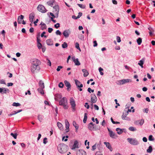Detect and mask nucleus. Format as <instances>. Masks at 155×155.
I'll use <instances>...</instances> for the list:
<instances>
[{
  "label": "nucleus",
  "instance_id": "f257e3e1",
  "mask_svg": "<svg viewBox=\"0 0 155 155\" xmlns=\"http://www.w3.org/2000/svg\"><path fill=\"white\" fill-rule=\"evenodd\" d=\"M68 148V146L66 144L61 143L58 145V149L60 153H64L67 151Z\"/></svg>",
  "mask_w": 155,
  "mask_h": 155
},
{
  "label": "nucleus",
  "instance_id": "f03ea898",
  "mask_svg": "<svg viewBox=\"0 0 155 155\" xmlns=\"http://www.w3.org/2000/svg\"><path fill=\"white\" fill-rule=\"evenodd\" d=\"M59 104L62 106L64 109H67L68 108V101L65 97H63L59 101Z\"/></svg>",
  "mask_w": 155,
  "mask_h": 155
},
{
  "label": "nucleus",
  "instance_id": "7ed1b4c3",
  "mask_svg": "<svg viewBox=\"0 0 155 155\" xmlns=\"http://www.w3.org/2000/svg\"><path fill=\"white\" fill-rule=\"evenodd\" d=\"M127 140L129 143L132 145H136L139 143L138 140L135 138H128Z\"/></svg>",
  "mask_w": 155,
  "mask_h": 155
},
{
  "label": "nucleus",
  "instance_id": "20e7f679",
  "mask_svg": "<svg viewBox=\"0 0 155 155\" xmlns=\"http://www.w3.org/2000/svg\"><path fill=\"white\" fill-rule=\"evenodd\" d=\"M31 63L32 65H34L38 67L39 66V65L40 64V61L37 59H32L30 60Z\"/></svg>",
  "mask_w": 155,
  "mask_h": 155
},
{
  "label": "nucleus",
  "instance_id": "39448f33",
  "mask_svg": "<svg viewBox=\"0 0 155 155\" xmlns=\"http://www.w3.org/2000/svg\"><path fill=\"white\" fill-rule=\"evenodd\" d=\"M40 69V67L39 66H37L35 65H32L31 67V71L33 73H36L37 71H38Z\"/></svg>",
  "mask_w": 155,
  "mask_h": 155
},
{
  "label": "nucleus",
  "instance_id": "423d86ee",
  "mask_svg": "<svg viewBox=\"0 0 155 155\" xmlns=\"http://www.w3.org/2000/svg\"><path fill=\"white\" fill-rule=\"evenodd\" d=\"M95 126L92 122H91L88 125V128L91 131L97 130V129L94 127Z\"/></svg>",
  "mask_w": 155,
  "mask_h": 155
},
{
  "label": "nucleus",
  "instance_id": "0eeeda50",
  "mask_svg": "<svg viewBox=\"0 0 155 155\" xmlns=\"http://www.w3.org/2000/svg\"><path fill=\"white\" fill-rule=\"evenodd\" d=\"M118 81L119 82V84L121 85L123 84L131 82L132 81L131 80L129 79H123L122 80H120Z\"/></svg>",
  "mask_w": 155,
  "mask_h": 155
},
{
  "label": "nucleus",
  "instance_id": "6e6552de",
  "mask_svg": "<svg viewBox=\"0 0 155 155\" xmlns=\"http://www.w3.org/2000/svg\"><path fill=\"white\" fill-rule=\"evenodd\" d=\"M37 10L41 12L45 13L46 12L45 7L41 5H39L37 8Z\"/></svg>",
  "mask_w": 155,
  "mask_h": 155
},
{
  "label": "nucleus",
  "instance_id": "1a4fd4ad",
  "mask_svg": "<svg viewBox=\"0 0 155 155\" xmlns=\"http://www.w3.org/2000/svg\"><path fill=\"white\" fill-rule=\"evenodd\" d=\"M59 11V7L58 5H56L53 7V12L57 15V18L58 17Z\"/></svg>",
  "mask_w": 155,
  "mask_h": 155
},
{
  "label": "nucleus",
  "instance_id": "9d476101",
  "mask_svg": "<svg viewBox=\"0 0 155 155\" xmlns=\"http://www.w3.org/2000/svg\"><path fill=\"white\" fill-rule=\"evenodd\" d=\"M70 104L71 106V107L73 109V111L75 110V107L76 106L75 101L73 98H71L70 99Z\"/></svg>",
  "mask_w": 155,
  "mask_h": 155
},
{
  "label": "nucleus",
  "instance_id": "9b49d317",
  "mask_svg": "<svg viewBox=\"0 0 155 155\" xmlns=\"http://www.w3.org/2000/svg\"><path fill=\"white\" fill-rule=\"evenodd\" d=\"M91 101L92 103H95L97 100V98L96 95L94 94H92L91 95Z\"/></svg>",
  "mask_w": 155,
  "mask_h": 155
},
{
  "label": "nucleus",
  "instance_id": "f8f14e48",
  "mask_svg": "<svg viewBox=\"0 0 155 155\" xmlns=\"http://www.w3.org/2000/svg\"><path fill=\"white\" fill-rule=\"evenodd\" d=\"M71 58L72 61L74 62L75 65L79 66L81 64L78 58L76 59L74 56L72 57Z\"/></svg>",
  "mask_w": 155,
  "mask_h": 155
},
{
  "label": "nucleus",
  "instance_id": "ddd939ff",
  "mask_svg": "<svg viewBox=\"0 0 155 155\" xmlns=\"http://www.w3.org/2000/svg\"><path fill=\"white\" fill-rule=\"evenodd\" d=\"M9 90L7 88L5 87L0 88V93L2 94H6L7 92L9 93Z\"/></svg>",
  "mask_w": 155,
  "mask_h": 155
},
{
  "label": "nucleus",
  "instance_id": "4468645a",
  "mask_svg": "<svg viewBox=\"0 0 155 155\" xmlns=\"http://www.w3.org/2000/svg\"><path fill=\"white\" fill-rule=\"evenodd\" d=\"M64 83L66 87H67V89L68 91H69L71 90V87L70 83L66 80L64 81Z\"/></svg>",
  "mask_w": 155,
  "mask_h": 155
},
{
  "label": "nucleus",
  "instance_id": "2eb2a0df",
  "mask_svg": "<svg viewBox=\"0 0 155 155\" xmlns=\"http://www.w3.org/2000/svg\"><path fill=\"white\" fill-rule=\"evenodd\" d=\"M75 84L78 88H81L83 87V85L81 84L80 81L77 80H75Z\"/></svg>",
  "mask_w": 155,
  "mask_h": 155
},
{
  "label": "nucleus",
  "instance_id": "dca6fc26",
  "mask_svg": "<svg viewBox=\"0 0 155 155\" xmlns=\"http://www.w3.org/2000/svg\"><path fill=\"white\" fill-rule=\"evenodd\" d=\"M128 112H126L125 114L123 113L121 116L122 119L123 120H129L130 118L129 117H127V116L128 115Z\"/></svg>",
  "mask_w": 155,
  "mask_h": 155
},
{
  "label": "nucleus",
  "instance_id": "f3484780",
  "mask_svg": "<svg viewBox=\"0 0 155 155\" xmlns=\"http://www.w3.org/2000/svg\"><path fill=\"white\" fill-rule=\"evenodd\" d=\"M144 122V120L143 119H141L140 120H138L134 122V123L136 125H142Z\"/></svg>",
  "mask_w": 155,
  "mask_h": 155
},
{
  "label": "nucleus",
  "instance_id": "a211bd4d",
  "mask_svg": "<svg viewBox=\"0 0 155 155\" xmlns=\"http://www.w3.org/2000/svg\"><path fill=\"white\" fill-rule=\"evenodd\" d=\"M35 16V14L34 12H32L29 15V21L31 23L33 22V19Z\"/></svg>",
  "mask_w": 155,
  "mask_h": 155
},
{
  "label": "nucleus",
  "instance_id": "6ab92c4d",
  "mask_svg": "<svg viewBox=\"0 0 155 155\" xmlns=\"http://www.w3.org/2000/svg\"><path fill=\"white\" fill-rule=\"evenodd\" d=\"M77 155H86V152L83 150H79L77 151Z\"/></svg>",
  "mask_w": 155,
  "mask_h": 155
},
{
  "label": "nucleus",
  "instance_id": "aec40b11",
  "mask_svg": "<svg viewBox=\"0 0 155 155\" xmlns=\"http://www.w3.org/2000/svg\"><path fill=\"white\" fill-rule=\"evenodd\" d=\"M62 97V95L60 94H57L54 95V99L55 101H58Z\"/></svg>",
  "mask_w": 155,
  "mask_h": 155
},
{
  "label": "nucleus",
  "instance_id": "412c9836",
  "mask_svg": "<svg viewBox=\"0 0 155 155\" xmlns=\"http://www.w3.org/2000/svg\"><path fill=\"white\" fill-rule=\"evenodd\" d=\"M104 143L106 145V147L109 149L111 151H112L113 149L111 146L109 142H104Z\"/></svg>",
  "mask_w": 155,
  "mask_h": 155
},
{
  "label": "nucleus",
  "instance_id": "4be33fe9",
  "mask_svg": "<svg viewBox=\"0 0 155 155\" xmlns=\"http://www.w3.org/2000/svg\"><path fill=\"white\" fill-rule=\"evenodd\" d=\"M70 32L69 30H66L64 31L63 34L65 37L67 38L69 36Z\"/></svg>",
  "mask_w": 155,
  "mask_h": 155
},
{
  "label": "nucleus",
  "instance_id": "5701e85b",
  "mask_svg": "<svg viewBox=\"0 0 155 155\" xmlns=\"http://www.w3.org/2000/svg\"><path fill=\"white\" fill-rule=\"evenodd\" d=\"M78 142L77 140H75L74 141V145L72 148V150H74L75 148H78Z\"/></svg>",
  "mask_w": 155,
  "mask_h": 155
},
{
  "label": "nucleus",
  "instance_id": "b1692460",
  "mask_svg": "<svg viewBox=\"0 0 155 155\" xmlns=\"http://www.w3.org/2000/svg\"><path fill=\"white\" fill-rule=\"evenodd\" d=\"M40 25H41V29L42 30H44L47 28V26L43 22H41Z\"/></svg>",
  "mask_w": 155,
  "mask_h": 155
},
{
  "label": "nucleus",
  "instance_id": "393cba45",
  "mask_svg": "<svg viewBox=\"0 0 155 155\" xmlns=\"http://www.w3.org/2000/svg\"><path fill=\"white\" fill-rule=\"evenodd\" d=\"M24 18V16L21 15L19 16L18 18V24H21V23L22 20Z\"/></svg>",
  "mask_w": 155,
  "mask_h": 155
},
{
  "label": "nucleus",
  "instance_id": "a878e982",
  "mask_svg": "<svg viewBox=\"0 0 155 155\" xmlns=\"http://www.w3.org/2000/svg\"><path fill=\"white\" fill-rule=\"evenodd\" d=\"M109 135L110 137L113 138H116L117 137V135L114 133L112 131H110Z\"/></svg>",
  "mask_w": 155,
  "mask_h": 155
},
{
  "label": "nucleus",
  "instance_id": "bb28decb",
  "mask_svg": "<svg viewBox=\"0 0 155 155\" xmlns=\"http://www.w3.org/2000/svg\"><path fill=\"white\" fill-rule=\"evenodd\" d=\"M46 43L48 45H53V41L51 39L47 40Z\"/></svg>",
  "mask_w": 155,
  "mask_h": 155
},
{
  "label": "nucleus",
  "instance_id": "cd10ccee",
  "mask_svg": "<svg viewBox=\"0 0 155 155\" xmlns=\"http://www.w3.org/2000/svg\"><path fill=\"white\" fill-rule=\"evenodd\" d=\"M82 71L84 73V77H87L89 74V73L86 69H82Z\"/></svg>",
  "mask_w": 155,
  "mask_h": 155
},
{
  "label": "nucleus",
  "instance_id": "c85d7f7f",
  "mask_svg": "<svg viewBox=\"0 0 155 155\" xmlns=\"http://www.w3.org/2000/svg\"><path fill=\"white\" fill-rule=\"evenodd\" d=\"M148 29L149 31V33L150 35V36H152V35H153V33L154 31V30L153 29V28L151 27H149V28H148Z\"/></svg>",
  "mask_w": 155,
  "mask_h": 155
},
{
  "label": "nucleus",
  "instance_id": "c756f323",
  "mask_svg": "<svg viewBox=\"0 0 155 155\" xmlns=\"http://www.w3.org/2000/svg\"><path fill=\"white\" fill-rule=\"evenodd\" d=\"M116 131H117V133L118 134H122L123 132L122 129L119 128H117L116 129Z\"/></svg>",
  "mask_w": 155,
  "mask_h": 155
},
{
  "label": "nucleus",
  "instance_id": "7c9ffc66",
  "mask_svg": "<svg viewBox=\"0 0 155 155\" xmlns=\"http://www.w3.org/2000/svg\"><path fill=\"white\" fill-rule=\"evenodd\" d=\"M54 0H51L48 2H47V4L48 5H50L51 6H52L53 5V3H54Z\"/></svg>",
  "mask_w": 155,
  "mask_h": 155
},
{
  "label": "nucleus",
  "instance_id": "2f4dec72",
  "mask_svg": "<svg viewBox=\"0 0 155 155\" xmlns=\"http://www.w3.org/2000/svg\"><path fill=\"white\" fill-rule=\"evenodd\" d=\"M44 88L40 87L38 89V92L42 94H44L43 89Z\"/></svg>",
  "mask_w": 155,
  "mask_h": 155
},
{
  "label": "nucleus",
  "instance_id": "473e14b6",
  "mask_svg": "<svg viewBox=\"0 0 155 155\" xmlns=\"http://www.w3.org/2000/svg\"><path fill=\"white\" fill-rule=\"evenodd\" d=\"M73 125L74 127H75L76 131L78 129V125L76 124V122L75 121H73Z\"/></svg>",
  "mask_w": 155,
  "mask_h": 155
},
{
  "label": "nucleus",
  "instance_id": "72a5a7b5",
  "mask_svg": "<svg viewBox=\"0 0 155 155\" xmlns=\"http://www.w3.org/2000/svg\"><path fill=\"white\" fill-rule=\"evenodd\" d=\"M57 126L59 128L60 130H62L63 128V125L61 123L59 122H58L57 124Z\"/></svg>",
  "mask_w": 155,
  "mask_h": 155
},
{
  "label": "nucleus",
  "instance_id": "f704fd0d",
  "mask_svg": "<svg viewBox=\"0 0 155 155\" xmlns=\"http://www.w3.org/2000/svg\"><path fill=\"white\" fill-rule=\"evenodd\" d=\"M144 60H140L139 61V62L138 63V64L140 65L142 68H143V65L144 63Z\"/></svg>",
  "mask_w": 155,
  "mask_h": 155
},
{
  "label": "nucleus",
  "instance_id": "c9c22d12",
  "mask_svg": "<svg viewBox=\"0 0 155 155\" xmlns=\"http://www.w3.org/2000/svg\"><path fill=\"white\" fill-rule=\"evenodd\" d=\"M87 113H85L84 114V117L83 119V122L84 123H85L86 122L87 119Z\"/></svg>",
  "mask_w": 155,
  "mask_h": 155
},
{
  "label": "nucleus",
  "instance_id": "e433bc0d",
  "mask_svg": "<svg viewBox=\"0 0 155 155\" xmlns=\"http://www.w3.org/2000/svg\"><path fill=\"white\" fill-rule=\"evenodd\" d=\"M39 85L40 87H41L43 88H45L44 83L42 82V81H40L39 82Z\"/></svg>",
  "mask_w": 155,
  "mask_h": 155
},
{
  "label": "nucleus",
  "instance_id": "4c0bfd02",
  "mask_svg": "<svg viewBox=\"0 0 155 155\" xmlns=\"http://www.w3.org/2000/svg\"><path fill=\"white\" fill-rule=\"evenodd\" d=\"M65 127L66 128H69V124L67 120H66L65 121Z\"/></svg>",
  "mask_w": 155,
  "mask_h": 155
},
{
  "label": "nucleus",
  "instance_id": "58836bf2",
  "mask_svg": "<svg viewBox=\"0 0 155 155\" xmlns=\"http://www.w3.org/2000/svg\"><path fill=\"white\" fill-rule=\"evenodd\" d=\"M137 42L138 45H140L142 42V39L141 38H139L137 40Z\"/></svg>",
  "mask_w": 155,
  "mask_h": 155
},
{
  "label": "nucleus",
  "instance_id": "ea45409f",
  "mask_svg": "<svg viewBox=\"0 0 155 155\" xmlns=\"http://www.w3.org/2000/svg\"><path fill=\"white\" fill-rule=\"evenodd\" d=\"M68 44L66 42H64L62 45V47L63 48H65L68 47Z\"/></svg>",
  "mask_w": 155,
  "mask_h": 155
},
{
  "label": "nucleus",
  "instance_id": "a19ab883",
  "mask_svg": "<svg viewBox=\"0 0 155 155\" xmlns=\"http://www.w3.org/2000/svg\"><path fill=\"white\" fill-rule=\"evenodd\" d=\"M152 147L151 146H150L148 148L147 150V152L148 153H150L152 152Z\"/></svg>",
  "mask_w": 155,
  "mask_h": 155
},
{
  "label": "nucleus",
  "instance_id": "79ce46f5",
  "mask_svg": "<svg viewBox=\"0 0 155 155\" xmlns=\"http://www.w3.org/2000/svg\"><path fill=\"white\" fill-rule=\"evenodd\" d=\"M128 129L131 131H136L137 130V129L135 127H129L128 128Z\"/></svg>",
  "mask_w": 155,
  "mask_h": 155
},
{
  "label": "nucleus",
  "instance_id": "37998d69",
  "mask_svg": "<svg viewBox=\"0 0 155 155\" xmlns=\"http://www.w3.org/2000/svg\"><path fill=\"white\" fill-rule=\"evenodd\" d=\"M75 47L80 51H81L80 48L79 47V44L78 42H76L75 43Z\"/></svg>",
  "mask_w": 155,
  "mask_h": 155
},
{
  "label": "nucleus",
  "instance_id": "c03bdc74",
  "mask_svg": "<svg viewBox=\"0 0 155 155\" xmlns=\"http://www.w3.org/2000/svg\"><path fill=\"white\" fill-rule=\"evenodd\" d=\"M38 120L40 122H42L43 120V117L42 116L39 115L38 116Z\"/></svg>",
  "mask_w": 155,
  "mask_h": 155
},
{
  "label": "nucleus",
  "instance_id": "a18cd8bd",
  "mask_svg": "<svg viewBox=\"0 0 155 155\" xmlns=\"http://www.w3.org/2000/svg\"><path fill=\"white\" fill-rule=\"evenodd\" d=\"M10 135L11 136H12L15 139H16L17 138L18 134L16 133L14 134L13 133H11Z\"/></svg>",
  "mask_w": 155,
  "mask_h": 155
},
{
  "label": "nucleus",
  "instance_id": "49530a36",
  "mask_svg": "<svg viewBox=\"0 0 155 155\" xmlns=\"http://www.w3.org/2000/svg\"><path fill=\"white\" fill-rule=\"evenodd\" d=\"M21 104L18 103L14 102L12 104V105L14 106L18 107L20 106Z\"/></svg>",
  "mask_w": 155,
  "mask_h": 155
},
{
  "label": "nucleus",
  "instance_id": "de8ad7c7",
  "mask_svg": "<svg viewBox=\"0 0 155 155\" xmlns=\"http://www.w3.org/2000/svg\"><path fill=\"white\" fill-rule=\"evenodd\" d=\"M77 5L81 8H85V6L84 5H83L82 4H78Z\"/></svg>",
  "mask_w": 155,
  "mask_h": 155
},
{
  "label": "nucleus",
  "instance_id": "09e8293b",
  "mask_svg": "<svg viewBox=\"0 0 155 155\" xmlns=\"http://www.w3.org/2000/svg\"><path fill=\"white\" fill-rule=\"evenodd\" d=\"M22 111V110H17V111H16L17 112L16 113L11 114H10L9 115L12 116V115H14L15 114H17V113H18L19 112H20L21 111Z\"/></svg>",
  "mask_w": 155,
  "mask_h": 155
},
{
  "label": "nucleus",
  "instance_id": "8fccbe9b",
  "mask_svg": "<svg viewBox=\"0 0 155 155\" xmlns=\"http://www.w3.org/2000/svg\"><path fill=\"white\" fill-rule=\"evenodd\" d=\"M64 84L62 82H60L58 84V86L60 88H63L64 86Z\"/></svg>",
  "mask_w": 155,
  "mask_h": 155
},
{
  "label": "nucleus",
  "instance_id": "3c124183",
  "mask_svg": "<svg viewBox=\"0 0 155 155\" xmlns=\"http://www.w3.org/2000/svg\"><path fill=\"white\" fill-rule=\"evenodd\" d=\"M149 140L150 141H153L154 139L153 138V136L152 135H150L149 136Z\"/></svg>",
  "mask_w": 155,
  "mask_h": 155
},
{
  "label": "nucleus",
  "instance_id": "603ef678",
  "mask_svg": "<svg viewBox=\"0 0 155 155\" xmlns=\"http://www.w3.org/2000/svg\"><path fill=\"white\" fill-rule=\"evenodd\" d=\"M63 68V67L61 66H59L58 67L57 69H56L57 71H59L60 70V69Z\"/></svg>",
  "mask_w": 155,
  "mask_h": 155
},
{
  "label": "nucleus",
  "instance_id": "864d4df0",
  "mask_svg": "<svg viewBox=\"0 0 155 155\" xmlns=\"http://www.w3.org/2000/svg\"><path fill=\"white\" fill-rule=\"evenodd\" d=\"M0 83L6 84V83L5 82V80L3 79L0 80Z\"/></svg>",
  "mask_w": 155,
  "mask_h": 155
},
{
  "label": "nucleus",
  "instance_id": "5fc2aeb1",
  "mask_svg": "<svg viewBox=\"0 0 155 155\" xmlns=\"http://www.w3.org/2000/svg\"><path fill=\"white\" fill-rule=\"evenodd\" d=\"M87 91L90 93H91V91L93 93L94 92V90H92L90 87H89L87 89Z\"/></svg>",
  "mask_w": 155,
  "mask_h": 155
},
{
  "label": "nucleus",
  "instance_id": "6e6d98bb",
  "mask_svg": "<svg viewBox=\"0 0 155 155\" xmlns=\"http://www.w3.org/2000/svg\"><path fill=\"white\" fill-rule=\"evenodd\" d=\"M56 34L57 35H61V32L60 31H59V30H57L56 32Z\"/></svg>",
  "mask_w": 155,
  "mask_h": 155
},
{
  "label": "nucleus",
  "instance_id": "4d7b16f0",
  "mask_svg": "<svg viewBox=\"0 0 155 155\" xmlns=\"http://www.w3.org/2000/svg\"><path fill=\"white\" fill-rule=\"evenodd\" d=\"M37 46L38 49H40L42 47V45L40 42H39V43H38V44Z\"/></svg>",
  "mask_w": 155,
  "mask_h": 155
},
{
  "label": "nucleus",
  "instance_id": "13d9d810",
  "mask_svg": "<svg viewBox=\"0 0 155 155\" xmlns=\"http://www.w3.org/2000/svg\"><path fill=\"white\" fill-rule=\"evenodd\" d=\"M117 40L118 42H120L121 41L120 38L119 36L117 37Z\"/></svg>",
  "mask_w": 155,
  "mask_h": 155
},
{
  "label": "nucleus",
  "instance_id": "bf43d9fd",
  "mask_svg": "<svg viewBox=\"0 0 155 155\" xmlns=\"http://www.w3.org/2000/svg\"><path fill=\"white\" fill-rule=\"evenodd\" d=\"M54 26L56 28H58L60 27V24L59 23H57L54 25Z\"/></svg>",
  "mask_w": 155,
  "mask_h": 155
},
{
  "label": "nucleus",
  "instance_id": "052dcab7",
  "mask_svg": "<svg viewBox=\"0 0 155 155\" xmlns=\"http://www.w3.org/2000/svg\"><path fill=\"white\" fill-rule=\"evenodd\" d=\"M96 144H95L94 145H93L92 147V150L93 151L96 149Z\"/></svg>",
  "mask_w": 155,
  "mask_h": 155
},
{
  "label": "nucleus",
  "instance_id": "680f3d73",
  "mask_svg": "<svg viewBox=\"0 0 155 155\" xmlns=\"http://www.w3.org/2000/svg\"><path fill=\"white\" fill-rule=\"evenodd\" d=\"M47 138L46 137L45 138L43 139V143L45 144H46L47 142Z\"/></svg>",
  "mask_w": 155,
  "mask_h": 155
},
{
  "label": "nucleus",
  "instance_id": "e2e57ef3",
  "mask_svg": "<svg viewBox=\"0 0 155 155\" xmlns=\"http://www.w3.org/2000/svg\"><path fill=\"white\" fill-rule=\"evenodd\" d=\"M94 109L95 110H99V107L96 104H94Z\"/></svg>",
  "mask_w": 155,
  "mask_h": 155
},
{
  "label": "nucleus",
  "instance_id": "0e129e2a",
  "mask_svg": "<svg viewBox=\"0 0 155 155\" xmlns=\"http://www.w3.org/2000/svg\"><path fill=\"white\" fill-rule=\"evenodd\" d=\"M46 32L45 31L43 32L41 34V37H44L45 38H46L47 36L46 35H44V34H45Z\"/></svg>",
  "mask_w": 155,
  "mask_h": 155
},
{
  "label": "nucleus",
  "instance_id": "69168bd1",
  "mask_svg": "<svg viewBox=\"0 0 155 155\" xmlns=\"http://www.w3.org/2000/svg\"><path fill=\"white\" fill-rule=\"evenodd\" d=\"M47 60L48 61L47 64L49 66H51V63L50 60L48 58L47 59Z\"/></svg>",
  "mask_w": 155,
  "mask_h": 155
},
{
  "label": "nucleus",
  "instance_id": "338daca9",
  "mask_svg": "<svg viewBox=\"0 0 155 155\" xmlns=\"http://www.w3.org/2000/svg\"><path fill=\"white\" fill-rule=\"evenodd\" d=\"M85 107L87 108V109H88L89 108V106L88 105V104L87 103H85Z\"/></svg>",
  "mask_w": 155,
  "mask_h": 155
},
{
  "label": "nucleus",
  "instance_id": "774afa93",
  "mask_svg": "<svg viewBox=\"0 0 155 155\" xmlns=\"http://www.w3.org/2000/svg\"><path fill=\"white\" fill-rule=\"evenodd\" d=\"M48 32L50 33H51L53 30V29L52 28H48Z\"/></svg>",
  "mask_w": 155,
  "mask_h": 155
}]
</instances>
